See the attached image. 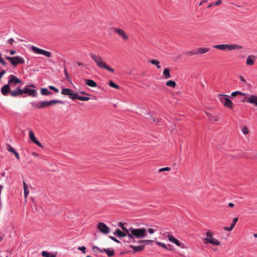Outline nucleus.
I'll use <instances>...</instances> for the list:
<instances>
[{"label":"nucleus","mask_w":257,"mask_h":257,"mask_svg":"<svg viewBox=\"0 0 257 257\" xmlns=\"http://www.w3.org/2000/svg\"><path fill=\"white\" fill-rule=\"evenodd\" d=\"M155 232V230L153 228H149L148 229V232L150 233V234H153Z\"/></svg>","instance_id":"8fccbe9b"},{"label":"nucleus","mask_w":257,"mask_h":257,"mask_svg":"<svg viewBox=\"0 0 257 257\" xmlns=\"http://www.w3.org/2000/svg\"><path fill=\"white\" fill-rule=\"evenodd\" d=\"M100 252H105L109 257L113 256L114 254V250L112 249H102V250H100Z\"/></svg>","instance_id":"5701e85b"},{"label":"nucleus","mask_w":257,"mask_h":257,"mask_svg":"<svg viewBox=\"0 0 257 257\" xmlns=\"http://www.w3.org/2000/svg\"><path fill=\"white\" fill-rule=\"evenodd\" d=\"M32 50L35 53L38 54H42L48 58L51 56V52L49 51H45L44 50L41 49L40 48H37L35 46H33L31 47Z\"/></svg>","instance_id":"6e6552de"},{"label":"nucleus","mask_w":257,"mask_h":257,"mask_svg":"<svg viewBox=\"0 0 257 257\" xmlns=\"http://www.w3.org/2000/svg\"><path fill=\"white\" fill-rule=\"evenodd\" d=\"M86 247L85 246H80L78 248V249L79 250H81L83 252V253H85L86 252H85V250H86Z\"/></svg>","instance_id":"4c0bfd02"},{"label":"nucleus","mask_w":257,"mask_h":257,"mask_svg":"<svg viewBox=\"0 0 257 257\" xmlns=\"http://www.w3.org/2000/svg\"><path fill=\"white\" fill-rule=\"evenodd\" d=\"M167 237L169 241L174 243L175 244H176L177 246H180L182 248L183 247L182 246V244L180 243L179 241L176 238H174L172 235H168Z\"/></svg>","instance_id":"f3484780"},{"label":"nucleus","mask_w":257,"mask_h":257,"mask_svg":"<svg viewBox=\"0 0 257 257\" xmlns=\"http://www.w3.org/2000/svg\"><path fill=\"white\" fill-rule=\"evenodd\" d=\"M214 5V4H210V5H209L207 8H210L212 6H213Z\"/></svg>","instance_id":"0e129e2a"},{"label":"nucleus","mask_w":257,"mask_h":257,"mask_svg":"<svg viewBox=\"0 0 257 257\" xmlns=\"http://www.w3.org/2000/svg\"><path fill=\"white\" fill-rule=\"evenodd\" d=\"M90 56L94 61L98 67L101 69H105L112 73L114 72V69L107 65L106 62L103 60V58L100 55L91 53L90 54Z\"/></svg>","instance_id":"f03ea898"},{"label":"nucleus","mask_w":257,"mask_h":257,"mask_svg":"<svg viewBox=\"0 0 257 257\" xmlns=\"http://www.w3.org/2000/svg\"><path fill=\"white\" fill-rule=\"evenodd\" d=\"M238 218L237 217H236V218H234L232 220V224H231V226H233V227H234L235 224L236 223L237 220H238Z\"/></svg>","instance_id":"58836bf2"},{"label":"nucleus","mask_w":257,"mask_h":257,"mask_svg":"<svg viewBox=\"0 0 257 257\" xmlns=\"http://www.w3.org/2000/svg\"><path fill=\"white\" fill-rule=\"evenodd\" d=\"M41 93L43 95H50L51 94V92L49 91L46 88H42L41 89Z\"/></svg>","instance_id":"cd10ccee"},{"label":"nucleus","mask_w":257,"mask_h":257,"mask_svg":"<svg viewBox=\"0 0 257 257\" xmlns=\"http://www.w3.org/2000/svg\"><path fill=\"white\" fill-rule=\"evenodd\" d=\"M76 64L79 65V66H81V65H83V64L81 63H80V62H77Z\"/></svg>","instance_id":"052dcab7"},{"label":"nucleus","mask_w":257,"mask_h":257,"mask_svg":"<svg viewBox=\"0 0 257 257\" xmlns=\"http://www.w3.org/2000/svg\"><path fill=\"white\" fill-rule=\"evenodd\" d=\"M237 95H244L245 94L238 91H234L231 93V95L233 97H235Z\"/></svg>","instance_id":"7c9ffc66"},{"label":"nucleus","mask_w":257,"mask_h":257,"mask_svg":"<svg viewBox=\"0 0 257 257\" xmlns=\"http://www.w3.org/2000/svg\"><path fill=\"white\" fill-rule=\"evenodd\" d=\"M33 155L34 156L36 157V156H38V154H37V153H35V152H33Z\"/></svg>","instance_id":"bf43d9fd"},{"label":"nucleus","mask_w":257,"mask_h":257,"mask_svg":"<svg viewBox=\"0 0 257 257\" xmlns=\"http://www.w3.org/2000/svg\"><path fill=\"white\" fill-rule=\"evenodd\" d=\"M23 187L24 191V197L25 201H27V197L29 194V190L28 189V184L25 181H23Z\"/></svg>","instance_id":"aec40b11"},{"label":"nucleus","mask_w":257,"mask_h":257,"mask_svg":"<svg viewBox=\"0 0 257 257\" xmlns=\"http://www.w3.org/2000/svg\"><path fill=\"white\" fill-rule=\"evenodd\" d=\"M42 255L44 257H50V253L46 251H43Z\"/></svg>","instance_id":"f704fd0d"},{"label":"nucleus","mask_w":257,"mask_h":257,"mask_svg":"<svg viewBox=\"0 0 257 257\" xmlns=\"http://www.w3.org/2000/svg\"><path fill=\"white\" fill-rule=\"evenodd\" d=\"M209 51V49L208 48L204 47V48H199L197 49V54H203L205 53H207Z\"/></svg>","instance_id":"b1692460"},{"label":"nucleus","mask_w":257,"mask_h":257,"mask_svg":"<svg viewBox=\"0 0 257 257\" xmlns=\"http://www.w3.org/2000/svg\"><path fill=\"white\" fill-rule=\"evenodd\" d=\"M163 75L165 79H168L170 78L171 75L170 73V70L169 68H166L164 70Z\"/></svg>","instance_id":"393cba45"},{"label":"nucleus","mask_w":257,"mask_h":257,"mask_svg":"<svg viewBox=\"0 0 257 257\" xmlns=\"http://www.w3.org/2000/svg\"><path fill=\"white\" fill-rule=\"evenodd\" d=\"M170 170H171V168H170L165 167V168H162L159 169V171L160 172H163V171H169Z\"/></svg>","instance_id":"c9c22d12"},{"label":"nucleus","mask_w":257,"mask_h":257,"mask_svg":"<svg viewBox=\"0 0 257 257\" xmlns=\"http://www.w3.org/2000/svg\"><path fill=\"white\" fill-rule=\"evenodd\" d=\"M10 53L11 55H13L16 54V52L15 50H11L10 51Z\"/></svg>","instance_id":"864d4df0"},{"label":"nucleus","mask_w":257,"mask_h":257,"mask_svg":"<svg viewBox=\"0 0 257 257\" xmlns=\"http://www.w3.org/2000/svg\"><path fill=\"white\" fill-rule=\"evenodd\" d=\"M61 93L64 95H68L71 99H75L76 92H73L69 88H63Z\"/></svg>","instance_id":"9b49d317"},{"label":"nucleus","mask_w":257,"mask_h":257,"mask_svg":"<svg viewBox=\"0 0 257 257\" xmlns=\"http://www.w3.org/2000/svg\"><path fill=\"white\" fill-rule=\"evenodd\" d=\"M226 95L219 94L218 98L220 101L223 104L224 106L229 108H232L233 107L232 102L229 99L227 98H223V97L226 96Z\"/></svg>","instance_id":"0eeeda50"},{"label":"nucleus","mask_w":257,"mask_h":257,"mask_svg":"<svg viewBox=\"0 0 257 257\" xmlns=\"http://www.w3.org/2000/svg\"><path fill=\"white\" fill-rule=\"evenodd\" d=\"M113 234L119 237H126V238L128 237V234H127V233L125 232V231H121L118 228L115 230V232L113 233Z\"/></svg>","instance_id":"4468645a"},{"label":"nucleus","mask_w":257,"mask_h":257,"mask_svg":"<svg viewBox=\"0 0 257 257\" xmlns=\"http://www.w3.org/2000/svg\"><path fill=\"white\" fill-rule=\"evenodd\" d=\"M234 204L233 203L230 202V203H229L228 204V206L229 207H231H231H234Z\"/></svg>","instance_id":"603ef678"},{"label":"nucleus","mask_w":257,"mask_h":257,"mask_svg":"<svg viewBox=\"0 0 257 257\" xmlns=\"http://www.w3.org/2000/svg\"><path fill=\"white\" fill-rule=\"evenodd\" d=\"M14 42V40L13 38H10L8 41V43L11 45H12Z\"/></svg>","instance_id":"09e8293b"},{"label":"nucleus","mask_w":257,"mask_h":257,"mask_svg":"<svg viewBox=\"0 0 257 257\" xmlns=\"http://www.w3.org/2000/svg\"><path fill=\"white\" fill-rule=\"evenodd\" d=\"M253 236L255 237V238H257V233H254L253 234Z\"/></svg>","instance_id":"338daca9"},{"label":"nucleus","mask_w":257,"mask_h":257,"mask_svg":"<svg viewBox=\"0 0 257 257\" xmlns=\"http://www.w3.org/2000/svg\"><path fill=\"white\" fill-rule=\"evenodd\" d=\"M92 249V250L95 252H97V251L100 252V250H102V249H100L98 247L96 246H93Z\"/></svg>","instance_id":"e433bc0d"},{"label":"nucleus","mask_w":257,"mask_h":257,"mask_svg":"<svg viewBox=\"0 0 257 257\" xmlns=\"http://www.w3.org/2000/svg\"><path fill=\"white\" fill-rule=\"evenodd\" d=\"M0 63L2 65L4 66H6L7 65V62L3 59L2 57L0 58Z\"/></svg>","instance_id":"c03bdc74"},{"label":"nucleus","mask_w":257,"mask_h":257,"mask_svg":"<svg viewBox=\"0 0 257 257\" xmlns=\"http://www.w3.org/2000/svg\"><path fill=\"white\" fill-rule=\"evenodd\" d=\"M5 59L9 61L13 65L16 66L19 64H24L25 62L24 59L19 56H17L15 57H6Z\"/></svg>","instance_id":"39448f33"},{"label":"nucleus","mask_w":257,"mask_h":257,"mask_svg":"<svg viewBox=\"0 0 257 257\" xmlns=\"http://www.w3.org/2000/svg\"><path fill=\"white\" fill-rule=\"evenodd\" d=\"M186 54L188 55H190V56H192V55H196L197 54V52H195V51H190L187 52L186 53Z\"/></svg>","instance_id":"a19ab883"},{"label":"nucleus","mask_w":257,"mask_h":257,"mask_svg":"<svg viewBox=\"0 0 257 257\" xmlns=\"http://www.w3.org/2000/svg\"><path fill=\"white\" fill-rule=\"evenodd\" d=\"M255 57L254 55H249L247 57L246 64L247 65L251 66L254 64Z\"/></svg>","instance_id":"a211bd4d"},{"label":"nucleus","mask_w":257,"mask_h":257,"mask_svg":"<svg viewBox=\"0 0 257 257\" xmlns=\"http://www.w3.org/2000/svg\"><path fill=\"white\" fill-rule=\"evenodd\" d=\"M3 239V237L2 236H0V241H2Z\"/></svg>","instance_id":"69168bd1"},{"label":"nucleus","mask_w":257,"mask_h":257,"mask_svg":"<svg viewBox=\"0 0 257 257\" xmlns=\"http://www.w3.org/2000/svg\"><path fill=\"white\" fill-rule=\"evenodd\" d=\"M97 228L102 233L104 234H107L110 232V228L103 222H99L98 224Z\"/></svg>","instance_id":"1a4fd4ad"},{"label":"nucleus","mask_w":257,"mask_h":257,"mask_svg":"<svg viewBox=\"0 0 257 257\" xmlns=\"http://www.w3.org/2000/svg\"><path fill=\"white\" fill-rule=\"evenodd\" d=\"M119 227H121L123 231L127 233L128 237L124 239V242L130 244L129 246L134 250V252H140L144 250L145 246L152 243L153 240L142 239L147 233L145 228H135L131 227L127 229L122 222H119Z\"/></svg>","instance_id":"f257e3e1"},{"label":"nucleus","mask_w":257,"mask_h":257,"mask_svg":"<svg viewBox=\"0 0 257 257\" xmlns=\"http://www.w3.org/2000/svg\"><path fill=\"white\" fill-rule=\"evenodd\" d=\"M208 118L210 119V120H214V121H218V118H217L216 117H214L213 116L210 115V114H208Z\"/></svg>","instance_id":"ea45409f"},{"label":"nucleus","mask_w":257,"mask_h":257,"mask_svg":"<svg viewBox=\"0 0 257 257\" xmlns=\"http://www.w3.org/2000/svg\"><path fill=\"white\" fill-rule=\"evenodd\" d=\"M13 154H14V155H15V156L16 158L18 160H19L20 158V156H19V153H18L17 152L15 151V152H14Z\"/></svg>","instance_id":"de8ad7c7"},{"label":"nucleus","mask_w":257,"mask_h":257,"mask_svg":"<svg viewBox=\"0 0 257 257\" xmlns=\"http://www.w3.org/2000/svg\"><path fill=\"white\" fill-rule=\"evenodd\" d=\"M109 238H110L111 240H113L114 241L117 242V243H119V241L116 239L115 237L112 236H109Z\"/></svg>","instance_id":"a18cd8bd"},{"label":"nucleus","mask_w":257,"mask_h":257,"mask_svg":"<svg viewBox=\"0 0 257 257\" xmlns=\"http://www.w3.org/2000/svg\"><path fill=\"white\" fill-rule=\"evenodd\" d=\"M29 87L35 88V86L34 84H31L29 85Z\"/></svg>","instance_id":"680f3d73"},{"label":"nucleus","mask_w":257,"mask_h":257,"mask_svg":"<svg viewBox=\"0 0 257 257\" xmlns=\"http://www.w3.org/2000/svg\"><path fill=\"white\" fill-rule=\"evenodd\" d=\"M10 94L12 97H16L22 94V91L21 88H17L14 90L10 91Z\"/></svg>","instance_id":"6ab92c4d"},{"label":"nucleus","mask_w":257,"mask_h":257,"mask_svg":"<svg viewBox=\"0 0 257 257\" xmlns=\"http://www.w3.org/2000/svg\"><path fill=\"white\" fill-rule=\"evenodd\" d=\"M64 102L59 100H51L50 101H40L37 102L32 103V105L37 108H44L56 104H63Z\"/></svg>","instance_id":"7ed1b4c3"},{"label":"nucleus","mask_w":257,"mask_h":257,"mask_svg":"<svg viewBox=\"0 0 257 257\" xmlns=\"http://www.w3.org/2000/svg\"><path fill=\"white\" fill-rule=\"evenodd\" d=\"M84 81H85V84L90 87H96L97 85V83L94 80H93L92 79H85L84 80Z\"/></svg>","instance_id":"412c9836"},{"label":"nucleus","mask_w":257,"mask_h":257,"mask_svg":"<svg viewBox=\"0 0 257 257\" xmlns=\"http://www.w3.org/2000/svg\"><path fill=\"white\" fill-rule=\"evenodd\" d=\"M66 77V79L67 80L69 81V82H70L71 81V78L69 77V76Z\"/></svg>","instance_id":"4d7b16f0"},{"label":"nucleus","mask_w":257,"mask_h":257,"mask_svg":"<svg viewBox=\"0 0 257 257\" xmlns=\"http://www.w3.org/2000/svg\"><path fill=\"white\" fill-rule=\"evenodd\" d=\"M22 94L25 93L28 94L30 96L33 97H36L37 95L36 90L35 89H29L27 87L25 86L23 89H22Z\"/></svg>","instance_id":"f8f14e48"},{"label":"nucleus","mask_w":257,"mask_h":257,"mask_svg":"<svg viewBox=\"0 0 257 257\" xmlns=\"http://www.w3.org/2000/svg\"><path fill=\"white\" fill-rule=\"evenodd\" d=\"M242 132L244 135H247L249 132L247 127L246 126H244L242 128Z\"/></svg>","instance_id":"72a5a7b5"},{"label":"nucleus","mask_w":257,"mask_h":257,"mask_svg":"<svg viewBox=\"0 0 257 257\" xmlns=\"http://www.w3.org/2000/svg\"><path fill=\"white\" fill-rule=\"evenodd\" d=\"M80 93L81 94H83V95H88L87 93H86L84 91H81L80 92Z\"/></svg>","instance_id":"13d9d810"},{"label":"nucleus","mask_w":257,"mask_h":257,"mask_svg":"<svg viewBox=\"0 0 257 257\" xmlns=\"http://www.w3.org/2000/svg\"><path fill=\"white\" fill-rule=\"evenodd\" d=\"M202 4H203V2H201L199 3V6H201V5H202Z\"/></svg>","instance_id":"774afa93"},{"label":"nucleus","mask_w":257,"mask_h":257,"mask_svg":"<svg viewBox=\"0 0 257 257\" xmlns=\"http://www.w3.org/2000/svg\"><path fill=\"white\" fill-rule=\"evenodd\" d=\"M156 243H157L158 245H159V246H162V247H163V248H166V249H168V250H170V249H169V248H167V247L165 243H162V242H159V241H157V242H156Z\"/></svg>","instance_id":"473e14b6"},{"label":"nucleus","mask_w":257,"mask_h":257,"mask_svg":"<svg viewBox=\"0 0 257 257\" xmlns=\"http://www.w3.org/2000/svg\"><path fill=\"white\" fill-rule=\"evenodd\" d=\"M10 85L9 84L5 85L1 88L2 93L5 96L8 95V93H10Z\"/></svg>","instance_id":"dca6fc26"},{"label":"nucleus","mask_w":257,"mask_h":257,"mask_svg":"<svg viewBox=\"0 0 257 257\" xmlns=\"http://www.w3.org/2000/svg\"><path fill=\"white\" fill-rule=\"evenodd\" d=\"M166 85L169 87L175 88L176 86V82L173 80H169L166 82Z\"/></svg>","instance_id":"bb28decb"},{"label":"nucleus","mask_w":257,"mask_h":257,"mask_svg":"<svg viewBox=\"0 0 257 257\" xmlns=\"http://www.w3.org/2000/svg\"><path fill=\"white\" fill-rule=\"evenodd\" d=\"M6 73V71L3 70L1 72H0V79L2 78L3 75Z\"/></svg>","instance_id":"3c124183"},{"label":"nucleus","mask_w":257,"mask_h":257,"mask_svg":"<svg viewBox=\"0 0 257 257\" xmlns=\"http://www.w3.org/2000/svg\"><path fill=\"white\" fill-rule=\"evenodd\" d=\"M7 149L8 151L12 153H14L16 151L10 145H7Z\"/></svg>","instance_id":"2f4dec72"},{"label":"nucleus","mask_w":257,"mask_h":257,"mask_svg":"<svg viewBox=\"0 0 257 257\" xmlns=\"http://www.w3.org/2000/svg\"><path fill=\"white\" fill-rule=\"evenodd\" d=\"M213 48L221 50L228 49L229 51H232L235 49H241L242 46L236 44H219L214 45Z\"/></svg>","instance_id":"20e7f679"},{"label":"nucleus","mask_w":257,"mask_h":257,"mask_svg":"<svg viewBox=\"0 0 257 257\" xmlns=\"http://www.w3.org/2000/svg\"><path fill=\"white\" fill-rule=\"evenodd\" d=\"M206 236L207 237L204 239L206 242L210 243L215 245H219L220 244V241L212 236V233L210 231L207 232Z\"/></svg>","instance_id":"423d86ee"},{"label":"nucleus","mask_w":257,"mask_h":257,"mask_svg":"<svg viewBox=\"0 0 257 257\" xmlns=\"http://www.w3.org/2000/svg\"><path fill=\"white\" fill-rule=\"evenodd\" d=\"M150 62L151 64L156 65L158 69H160L161 68V66L160 65V62L157 60L152 59L150 60Z\"/></svg>","instance_id":"c85d7f7f"},{"label":"nucleus","mask_w":257,"mask_h":257,"mask_svg":"<svg viewBox=\"0 0 257 257\" xmlns=\"http://www.w3.org/2000/svg\"><path fill=\"white\" fill-rule=\"evenodd\" d=\"M29 138L35 144L39 147H42L41 143L36 139L34 133L32 131L29 132Z\"/></svg>","instance_id":"2eb2a0df"},{"label":"nucleus","mask_w":257,"mask_h":257,"mask_svg":"<svg viewBox=\"0 0 257 257\" xmlns=\"http://www.w3.org/2000/svg\"><path fill=\"white\" fill-rule=\"evenodd\" d=\"M233 228L234 227L231 225L230 227H225L224 228V230H225L226 231H231L233 229Z\"/></svg>","instance_id":"37998d69"},{"label":"nucleus","mask_w":257,"mask_h":257,"mask_svg":"<svg viewBox=\"0 0 257 257\" xmlns=\"http://www.w3.org/2000/svg\"><path fill=\"white\" fill-rule=\"evenodd\" d=\"M239 78L241 81H242L243 82H245V80L242 76H240Z\"/></svg>","instance_id":"5fc2aeb1"},{"label":"nucleus","mask_w":257,"mask_h":257,"mask_svg":"<svg viewBox=\"0 0 257 257\" xmlns=\"http://www.w3.org/2000/svg\"><path fill=\"white\" fill-rule=\"evenodd\" d=\"M49 89L54 90L55 92L57 93L59 92V90L53 86H49Z\"/></svg>","instance_id":"79ce46f5"},{"label":"nucleus","mask_w":257,"mask_h":257,"mask_svg":"<svg viewBox=\"0 0 257 257\" xmlns=\"http://www.w3.org/2000/svg\"><path fill=\"white\" fill-rule=\"evenodd\" d=\"M50 257H56V255L54 254H50Z\"/></svg>","instance_id":"e2e57ef3"},{"label":"nucleus","mask_w":257,"mask_h":257,"mask_svg":"<svg viewBox=\"0 0 257 257\" xmlns=\"http://www.w3.org/2000/svg\"><path fill=\"white\" fill-rule=\"evenodd\" d=\"M108 84L110 87H111L112 88L117 89L119 88V86L118 85L116 84L114 82H113L111 80H110L109 81Z\"/></svg>","instance_id":"c756f323"},{"label":"nucleus","mask_w":257,"mask_h":257,"mask_svg":"<svg viewBox=\"0 0 257 257\" xmlns=\"http://www.w3.org/2000/svg\"><path fill=\"white\" fill-rule=\"evenodd\" d=\"M64 73H65V75L66 76V77L68 76L67 72V70H66V69H65V70H64Z\"/></svg>","instance_id":"6e6d98bb"},{"label":"nucleus","mask_w":257,"mask_h":257,"mask_svg":"<svg viewBox=\"0 0 257 257\" xmlns=\"http://www.w3.org/2000/svg\"><path fill=\"white\" fill-rule=\"evenodd\" d=\"M20 82H21V80L18 78H17L16 76H15L13 75H11L10 76L9 79L8 81V84L10 85H12V84H13V83L16 85Z\"/></svg>","instance_id":"ddd939ff"},{"label":"nucleus","mask_w":257,"mask_h":257,"mask_svg":"<svg viewBox=\"0 0 257 257\" xmlns=\"http://www.w3.org/2000/svg\"><path fill=\"white\" fill-rule=\"evenodd\" d=\"M222 4V0H218L216 2L214 3V5L216 6H218Z\"/></svg>","instance_id":"49530a36"},{"label":"nucleus","mask_w":257,"mask_h":257,"mask_svg":"<svg viewBox=\"0 0 257 257\" xmlns=\"http://www.w3.org/2000/svg\"><path fill=\"white\" fill-rule=\"evenodd\" d=\"M75 97V99L81 101H88L90 99L88 97L78 96L77 93H76Z\"/></svg>","instance_id":"a878e982"},{"label":"nucleus","mask_w":257,"mask_h":257,"mask_svg":"<svg viewBox=\"0 0 257 257\" xmlns=\"http://www.w3.org/2000/svg\"><path fill=\"white\" fill-rule=\"evenodd\" d=\"M114 32L118 34L123 40L127 41L129 39L128 36L123 30L119 28H114Z\"/></svg>","instance_id":"9d476101"},{"label":"nucleus","mask_w":257,"mask_h":257,"mask_svg":"<svg viewBox=\"0 0 257 257\" xmlns=\"http://www.w3.org/2000/svg\"><path fill=\"white\" fill-rule=\"evenodd\" d=\"M247 101L250 103L254 104L257 106V96L251 95L247 99Z\"/></svg>","instance_id":"4be33fe9"}]
</instances>
